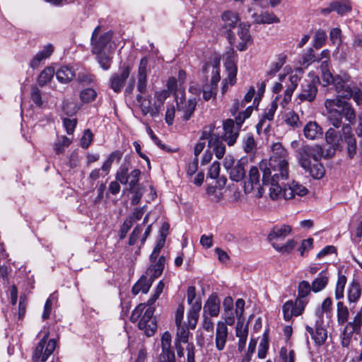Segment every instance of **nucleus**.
I'll list each match as a JSON object with an SVG mask.
<instances>
[{"label":"nucleus","instance_id":"nucleus-52","mask_svg":"<svg viewBox=\"0 0 362 362\" xmlns=\"http://www.w3.org/2000/svg\"><path fill=\"white\" fill-rule=\"evenodd\" d=\"M326 40V32L323 30H318L315 33L313 46L316 49H320L325 45Z\"/></svg>","mask_w":362,"mask_h":362},{"label":"nucleus","instance_id":"nucleus-28","mask_svg":"<svg viewBox=\"0 0 362 362\" xmlns=\"http://www.w3.org/2000/svg\"><path fill=\"white\" fill-rule=\"evenodd\" d=\"M326 142L334 150L337 149L341 141V136L339 132L334 128H329L325 133Z\"/></svg>","mask_w":362,"mask_h":362},{"label":"nucleus","instance_id":"nucleus-36","mask_svg":"<svg viewBox=\"0 0 362 362\" xmlns=\"http://www.w3.org/2000/svg\"><path fill=\"white\" fill-rule=\"evenodd\" d=\"M296 245V241L291 239L284 244L273 243L272 247L275 250L282 255H288L293 250Z\"/></svg>","mask_w":362,"mask_h":362},{"label":"nucleus","instance_id":"nucleus-35","mask_svg":"<svg viewBox=\"0 0 362 362\" xmlns=\"http://www.w3.org/2000/svg\"><path fill=\"white\" fill-rule=\"evenodd\" d=\"M282 311L284 315V319L287 322L290 321L293 316L300 315V314L296 313L298 311L294 305V302L291 300L286 301L283 305Z\"/></svg>","mask_w":362,"mask_h":362},{"label":"nucleus","instance_id":"nucleus-63","mask_svg":"<svg viewBox=\"0 0 362 362\" xmlns=\"http://www.w3.org/2000/svg\"><path fill=\"white\" fill-rule=\"evenodd\" d=\"M220 173V163L214 161L209 169L207 176L211 179H216L218 177Z\"/></svg>","mask_w":362,"mask_h":362},{"label":"nucleus","instance_id":"nucleus-50","mask_svg":"<svg viewBox=\"0 0 362 362\" xmlns=\"http://www.w3.org/2000/svg\"><path fill=\"white\" fill-rule=\"evenodd\" d=\"M97 93L93 88H88L80 93V99L83 103H89L95 100Z\"/></svg>","mask_w":362,"mask_h":362},{"label":"nucleus","instance_id":"nucleus-8","mask_svg":"<svg viewBox=\"0 0 362 362\" xmlns=\"http://www.w3.org/2000/svg\"><path fill=\"white\" fill-rule=\"evenodd\" d=\"M181 97H178V93L176 95V105L177 108V113L181 115V118L184 121L189 120L192 116L196 106L197 100L195 98H190L187 101L185 99L184 90L180 91Z\"/></svg>","mask_w":362,"mask_h":362},{"label":"nucleus","instance_id":"nucleus-10","mask_svg":"<svg viewBox=\"0 0 362 362\" xmlns=\"http://www.w3.org/2000/svg\"><path fill=\"white\" fill-rule=\"evenodd\" d=\"M161 352L158 362H175L174 350L171 346V335L168 332L163 334L160 339Z\"/></svg>","mask_w":362,"mask_h":362},{"label":"nucleus","instance_id":"nucleus-43","mask_svg":"<svg viewBox=\"0 0 362 362\" xmlns=\"http://www.w3.org/2000/svg\"><path fill=\"white\" fill-rule=\"evenodd\" d=\"M170 96V93L167 90L157 91L155 93V102L153 103L155 108L158 109V115L160 113L161 107L163 105L165 100Z\"/></svg>","mask_w":362,"mask_h":362},{"label":"nucleus","instance_id":"nucleus-12","mask_svg":"<svg viewBox=\"0 0 362 362\" xmlns=\"http://www.w3.org/2000/svg\"><path fill=\"white\" fill-rule=\"evenodd\" d=\"M119 74H113L110 79V88L115 92L119 93L129 76L131 69L129 66L124 64L119 69Z\"/></svg>","mask_w":362,"mask_h":362},{"label":"nucleus","instance_id":"nucleus-18","mask_svg":"<svg viewBox=\"0 0 362 362\" xmlns=\"http://www.w3.org/2000/svg\"><path fill=\"white\" fill-rule=\"evenodd\" d=\"M204 315L217 317L220 311V300L217 296L211 295L205 303L203 308Z\"/></svg>","mask_w":362,"mask_h":362},{"label":"nucleus","instance_id":"nucleus-13","mask_svg":"<svg viewBox=\"0 0 362 362\" xmlns=\"http://www.w3.org/2000/svg\"><path fill=\"white\" fill-rule=\"evenodd\" d=\"M259 177L260 175L258 168L255 166L252 167L249 172V180L245 182L244 185V191L246 194L250 193L255 188V186H257V197L260 198L262 197L264 191L259 185Z\"/></svg>","mask_w":362,"mask_h":362},{"label":"nucleus","instance_id":"nucleus-40","mask_svg":"<svg viewBox=\"0 0 362 362\" xmlns=\"http://www.w3.org/2000/svg\"><path fill=\"white\" fill-rule=\"evenodd\" d=\"M346 284V277L341 274V272L338 273V279L336 284L334 296L335 298L340 300L344 298V288Z\"/></svg>","mask_w":362,"mask_h":362},{"label":"nucleus","instance_id":"nucleus-5","mask_svg":"<svg viewBox=\"0 0 362 362\" xmlns=\"http://www.w3.org/2000/svg\"><path fill=\"white\" fill-rule=\"evenodd\" d=\"M161 242L156 244L149 257L150 264L146 274L151 275L153 279H157L162 274L166 262V257L163 254H160L163 247Z\"/></svg>","mask_w":362,"mask_h":362},{"label":"nucleus","instance_id":"nucleus-39","mask_svg":"<svg viewBox=\"0 0 362 362\" xmlns=\"http://www.w3.org/2000/svg\"><path fill=\"white\" fill-rule=\"evenodd\" d=\"M276 108L277 105L275 103H272L270 107L265 111L263 115V118L257 123L256 126L257 132L262 130V129L264 126L266 120L272 121L274 119V113L276 110Z\"/></svg>","mask_w":362,"mask_h":362},{"label":"nucleus","instance_id":"nucleus-25","mask_svg":"<svg viewBox=\"0 0 362 362\" xmlns=\"http://www.w3.org/2000/svg\"><path fill=\"white\" fill-rule=\"evenodd\" d=\"M54 48L51 44H48L44 47V48L37 52L36 55L33 57L30 63V67L33 69L37 68L40 64V62L48 58L53 52Z\"/></svg>","mask_w":362,"mask_h":362},{"label":"nucleus","instance_id":"nucleus-34","mask_svg":"<svg viewBox=\"0 0 362 362\" xmlns=\"http://www.w3.org/2000/svg\"><path fill=\"white\" fill-rule=\"evenodd\" d=\"M222 19L224 22L223 27L226 29L230 30L231 28H235L237 23L239 21L238 15L232 11H228L223 13Z\"/></svg>","mask_w":362,"mask_h":362},{"label":"nucleus","instance_id":"nucleus-49","mask_svg":"<svg viewBox=\"0 0 362 362\" xmlns=\"http://www.w3.org/2000/svg\"><path fill=\"white\" fill-rule=\"evenodd\" d=\"M286 55L280 54L278 56L276 62H274L271 64L270 69L267 72V75L269 76H274L283 66L286 62Z\"/></svg>","mask_w":362,"mask_h":362},{"label":"nucleus","instance_id":"nucleus-19","mask_svg":"<svg viewBox=\"0 0 362 362\" xmlns=\"http://www.w3.org/2000/svg\"><path fill=\"white\" fill-rule=\"evenodd\" d=\"M149 278L146 275H142L139 279L134 284L132 288V293L136 296L140 292L147 293L156 279L149 275Z\"/></svg>","mask_w":362,"mask_h":362},{"label":"nucleus","instance_id":"nucleus-27","mask_svg":"<svg viewBox=\"0 0 362 362\" xmlns=\"http://www.w3.org/2000/svg\"><path fill=\"white\" fill-rule=\"evenodd\" d=\"M75 76L74 71L67 66H62L56 72V77L58 81L62 83L70 82Z\"/></svg>","mask_w":362,"mask_h":362},{"label":"nucleus","instance_id":"nucleus-15","mask_svg":"<svg viewBox=\"0 0 362 362\" xmlns=\"http://www.w3.org/2000/svg\"><path fill=\"white\" fill-rule=\"evenodd\" d=\"M228 338V329L226 323L218 321L216 324L215 332V345L218 351H223L226 345Z\"/></svg>","mask_w":362,"mask_h":362},{"label":"nucleus","instance_id":"nucleus-53","mask_svg":"<svg viewBox=\"0 0 362 362\" xmlns=\"http://www.w3.org/2000/svg\"><path fill=\"white\" fill-rule=\"evenodd\" d=\"M312 291V286L307 281H302L298 286V296L307 298Z\"/></svg>","mask_w":362,"mask_h":362},{"label":"nucleus","instance_id":"nucleus-46","mask_svg":"<svg viewBox=\"0 0 362 362\" xmlns=\"http://www.w3.org/2000/svg\"><path fill=\"white\" fill-rule=\"evenodd\" d=\"M344 141L346 144L347 153L350 158H353L356 153V141L353 135L349 134L344 136Z\"/></svg>","mask_w":362,"mask_h":362},{"label":"nucleus","instance_id":"nucleus-47","mask_svg":"<svg viewBox=\"0 0 362 362\" xmlns=\"http://www.w3.org/2000/svg\"><path fill=\"white\" fill-rule=\"evenodd\" d=\"M145 311L144 315L141 316L140 319L138 327L139 328H144L146 326V323L150 322L151 321L156 320V318L153 317L155 308L154 307H147L145 308Z\"/></svg>","mask_w":362,"mask_h":362},{"label":"nucleus","instance_id":"nucleus-14","mask_svg":"<svg viewBox=\"0 0 362 362\" xmlns=\"http://www.w3.org/2000/svg\"><path fill=\"white\" fill-rule=\"evenodd\" d=\"M291 231L292 228L289 225H275L269 233L267 240L273 246V243H278L279 241L284 240Z\"/></svg>","mask_w":362,"mask_h":362},{"label":"nucleus","instance_id":"nucleus-41","mask_svg":"<svg viewBox=\"0 0 362 362\" xmlns=\"http://www.w3.org/2000/svg\"><path fill=\"white\" fill-rule=\"evenodd\" d=\"M176 327L177 332L175 340L182 341L183 344H188L189 336L190 334L189 326L185 324Z\"/></svg>","mask_w":362,"mask_h":362},{"label":"nucleus","instance_id":"nucleus-32","mask_svg":"<svg viewBox=\"0 0 362 362\" xmlns=\"http://www.w3.org/2000/svg\"><path fill=\"white\" fill-rule=\"evenodd\" d=\"M361 295V287L359 284L353 280L348 288V301L350 305L356 303L360 298Z\"/></svg>","mask_w":362,"mask_h":362},{"label":"nucleus","instance_id":"nucleus-21","mask_svg":"<svg viewBox=\"0 0 362 362\" xmlns=\"http://www.w3.org/2000/svg\"><path fill=\"white\" fill-rule=\"evenodd\" d=\"M136 99L144 115L150 114L153 117L158 116V109L155 108L154 105H152L150 98H144L139 94L136 95Z\"/></svg>","mask_w":362,"mask_h":362},{"label":"nucleus","instance_id":"nucleus-45","mask_svg":"<svg viewBox=\"0 0 362 362\" xmlns=\"http://www.w3.org/2000/svg\"><path fill=\"white\" fill-rule=\"evenodd\" d=\"M55 71L52 67H47L43 69L37 78V82L40 86H43L54 76Z\"/></svg>","mask_w":362,"mask_h":362},{"label":"nucleus","instance_id":"nucleus-17","mask_svg":"<svg viewBox=\"0 0 362 362\" xmlns=\"http://www.w3.org/2000/svg\"><path fill=\"white\" fill-rule=\"evenodd\" d=\"M303 135L308 140H316L322 137L323 130L315 121H310L303 127Z\"/></svg>","mask_w":362,"mask_h":362},{"label":"nucleus","instance_id":"nucleus-44","mask_svg":"<svg viewBox=\"0 0 362 362\" xmlns=\"http://www.w3.org/2000/svg\"><path fill=\"white\" fill-rule=\"evenodd\" d=\"M332 9L339 15H344L351 10L350 4L344 1H334L332 2Z\"/></svg>","mask_w":362,"mask_h":362},{"label":"nucleus","instance_id":"nucleus-24","mask_svg":"<svg viewBox=\"0 0 362 362\" xmlns=\"http://www.w3.org/2000/svg\"><path fill=\"white\" fill-rule=\"evenodd\" d=\"M220 136H214L209 141L208 146L212 148L216 158L221 159L226 153V146Z\"/></svg>","mask_w":362,"mask_h":362},{"label":"nucleus","instance_id":"nucleus-55","mask_svg":"<svg viewBox=\"0 0 362 362\" xmlns=\"http://www.w3.org/2000/svg\"><path fill=\"white\" fill-rule=\"evenodd\" d=\"M148 59L147 57H143L139 65L138 70V78H144L147 79V66H148Z\"/></svg>","mask_w":362,"mask_h":362},{"label":"nucleus","instance_id":"nucleus-61","mask_svg":"<svg viewBox=\"0 0 362 362\" xmlns=\"http://www.w3.org/2000/svg\"><path fill=\"white\" fill-rule=\"evenodd\" d=\"M31 99L37 106L40 107L42 105L40 90L36 86L32 88Z\"/></svg>","mask_w":362,"mask_h":362},{"label":"nucleus","instance_id":"nucleus-59","mask_svg":"<svg viewBox=\"0 0 362 362\" xmlns=\"http://www.w3.org/2000/svg\"><path fill=\"white\" fill-rule=\"evenodd\" d=\"M141 330H144L145 334L147 337L153 336L157 330L156 320L151 321L150 322L146 323V326L144 328H139Z\"/></svg>","mask_w":362,"mask_h":362},{"label":"nucleus","instance_id":"nucleus-57","mask_svg":"<svg viewBox=\"0 0 362 362\" xmlns=\"http://www.w3.org/2000/svg\"><path fill=\"white\" fill-rule=\"evenodd\" d=\"M54 293L49 296V297L47 299L45 306L44 311L42 315L43 320H47L49 317L52 308V300L54 298Z\"/></svg>","mask_w":362,"mask_h":362},{"label":"nucleus","instance_id":"nucleus-1","mask_svg":"<svg viewBox=\"0 0 362 362\" xmlns=\"http://www.w3.org/2000/svg\"><path fill=\"white\" fill-rule=\"evenodd\" d=\"M356 86L349 76H336L334 87L337 95L333 98H327L324 103L327 119L335 128L341 126L343 117L350 124L356 120L354 109L351 103L345 100L351 98Z\"/></svg>","mask_w":362,"mask_h":362},{"label":"nucleus","instance_id":"nucleus-22","mask_svg":"<svg viewBox=\"0 0 362 362\" xmlns=\"http://www.w3.org/2000/svg\"><path fill=\"white\" fill-rule=\"evenodd\" d=\"M284 181L285 180H281V178L274 179L273 180V177H270L268 182L264 183L262 182V184L264 185H271L269 188V195L272 199L275 200L281 198L282 196Z\"/></svg>","mask_w":362,"mask_h":362},{"label":"nucleus","instance_id":"nucleus-54","mask_svg":"<svg viewBox=\"0 0 362 362\" xmlns=\"http://www.w3.org/2000/svg\"><path fill=\"white\" fill-rule=\"evenodd\" d=\"M235 335L238 338H247L248 325L247 324L245 325L240 319H238L236 324Z\"/></svg>","mask_w":362,"mask_h":362},{"label":"nucleus","instance_id":"nucleus-23","mask_svg":"<svg viewBox=\"0 0 362 362\" xmlns=\"http://www.w3.org/2000/svg\"><path fill=\"white\" fill-rule=\"evenodd\" d=\"M202 309V302L200 299H197L191 306L187 313V324L190 329H194L196 327L199 312Z\"/></svg>","mask_w":362,"mask_h":362},{"label":"nucleus","instance_id":"nucleus-11","mask_svg":"<svg viewBox=\"0 0 362 362\" xmlns=\"http://www.w3.org/2000/svg\"><path fill=\"white\" fill-rule=\"evenodd\" d=\"M319 82L318 77H315L310 81H306L301 86V90L298 98L301 102H313L317 93V84Z\"/></svg>","mask_w":362,"mask_h":362},{"label":"nucleus","instance_id":"nucleus-9","mask_svg":"<svg viewBox=\"0 0 362 362\" xmlns=\"http://www.w3.org/2000/svg\"><path fill=\"white\" fill-rule=\"evenodd\" d=\"M100 31V26L98 25L93 30L91 36L92 52L99 54L103 52L104 48L110 42L112 37V33L110 31L102 34L98 39V35Z\"/></svg>","mask_w":362,"mask_h":362},{"label":"nucleus","instance_id":"nucleus-48","mask_svg":"<svg viewBox=\"0 0 362 362\" xmlns=\"http://www.w3.org/2000/svg\"><path fill=\"white\" fill-rule=\"evenodd\" d=\"M95 54L100 67L104 70H108L111 66L112 56L103 52Z\"/></svg>","mask_w":362,"mask_h":362},{"label":"nucleus","instance_id":"nucleus-33","mask_svg":"<svg viewBox=\"0 0 362 362\" xmlns=\"http://www.w3.org/2000/svg\"><path fill=\"white\" fill-rule=\"evenodd\" d=\"M337 317L339 325H343L348 322L349 310L343 302L339 301L337 303Z\"/></svg>","mask_w":362,"mask_h":362},{"label":"nucleus","instance_id":"nucleus-29","mask_svg":"<svg viewBox=\"0 0 362 362\" xmlns=\"http://www.w3.org/2000/svg\"><path fill=\"white\" fill-rule=\"evenodd\" d=\"M328 281L329 277L327 272L325 271L321 272L312 282V291L314 293L322 291L327 286Z\"/></svg>","mask_w":362,"mask_h":362},{"label":"nucleus","instance_id":"nucleus-6","mask_svg":"<svg viewBox=\"0 0 362 362\" xmlns=\"http://www.w3.org/2000/svg\"><path fill=\"white\" fill-rule=\"evenodd\" d=\"M48 337L49 332H46L42 339L39 341L33 355V362L46 361L54 351L56 341L53 339L48 340Z\"/></svg>","mask_w":362,"mask_h":362},{"label":"nucleus","instance_id":"nucleus-58","mask_svg":"<svg viewBox=\"0 0 362 362\" xmlns=\"http://www.w3.org/2000/svg\"><path fill=\"white\" fill-rule=\"evenodd\" d=\"M294 302V305L296 306V308L297 310V314H300V315L303 313L308 303V298H300L297 296Z\"/></svg>","mask_w":362,"mask_h":362},{"label":"nucleus","instance_id":"nucleus-37","mask_svg":"<svg viewBox=\"0 0 362 362\" xmlns=\"http://www.w3.org/2000/svg\"><path fill=\"white\" fill-rule=\"evenodd\" d=\"M300 78L296 74H293L289 76L290 84L287 86V88L284 93V100L285 103H288L291 100L292 94L298 86V82Z\"/></svg>","mask_w":362,"mask_h":362},{"label":"nucleus","instance_id":"nucleus-26","mask_svg":"<svg viewBox=\"0 0 362 362\" xmlns=\"http://www.w3.org/2000/svg\"><path fill=\"white\" fill-rule=\"evenodd\" d=\"M252 17L254 18V23L257 24H271L279 23V18L272 12H264L261 14L253 13Z\"/></svg>","mask_w":362,"mask_h":362},{"label":"nucleus","instance_id":"nucleus-60","mask_svg":"<svg viewBox=\"0 0 362 362\" xmlns=\"http://www.w3.org/2000/svg\"><path fill=\"white\" fill-rule=\"evenodd\" d=\"M93 134L90 129L85 130L82 138L81 139V146L83 148H87L93 141Z\"/></svg>","mask_w":362,"mask_h":362},{"label":"nucleus","instance_id":"nucleus-31","mask_svg":"<svg viewBox=\"0 0 362 362\" xmlns=\"http://www.w3.org/2000/svg\"><path fill=\"white\" fill-rule=\"evenodd\" d=\"M123 156V152L119 150H116L112 152L107 159L103 163L101 170L105 175H107L111 168V165L114 162L119 163Z\"/></svg>","mask_w":362,"mask_h":362},{"label":"nucleus","instance_id":"nucleus-7","mask_svg":"<svg viewBox=\"0 0 362 362\" xmlns=\"http://www.w3.org/2000/svg\"><path fill=\"white\" fill-rule=\"evenodd\" d=\"M141 175L139 169H134L130 173L128 172V167L122 165L116 174V179L122 185H128L130 191H134L136 187Z\"/></svg>","mask_w":362,"mask_h":362},{"label":"nucleus","instance_id":"nucleus-42","mask_svg":"<svg viewBox=\"0 0 362 362\" xmlns=\"http://www.w3.org/2000/svg\"><path fill=\"white\" fill-rule=\"evenodd\" d=\"M225 66L228 71V78L226 80L230 85H234L236 81L237 66L234 62L230 59L225 63Z\"/></svg>","mask_w":362,"mask_h":362},{"label":"nucleus","instance_id":"nucleus-4","mask_svg":"<svg viewBox=\"0 0 362 362\" xmlns=\"http://www.w3.org/2000/svg\"><path fill=\"white\" fill-rule=\"evenodd\" d=\"M253 110L252 106L247 107L244 112H239L235 120L227 119L223 122L224 134L222 139L227 142L228 146H233L239 136V132L245 120L249 118Z\"/></svg>","mask_w":362,"mask_h":362},{"label":"nucleus","instance_id":"nucleus-20","mask_svg":"<svg viewBox=\"0 0 362 362\" xmlns=\"http://www.w3.org/2000/svg\"><path fill=\"white\" fill-rule=\"evenodd\" d=\"M306 331L310 334L312 339L317 345H322L327 339V330L321 325H317L315 329L309 325L305 327Z\"/></svg>","mask_w":362,"mask_h":362},{"label":"nucleus","instance_id":"nucleus-38","mask_svg":"<svg viewBox=\"0 0 362 362\" xmlns=\"http://www.w3.org/2000/svg\"><path fill=\"white\" fill-rule=\"evenodd\" d=\"M243 148L247 153H255L257 150V143L252 134H247L243 139Z\"/></svg>","mask_w":362,"mask_h":362},{"label":"nucleus","instance_id":"nucleus-3","mask_svg":"<svg viewBox=\"0 0 362 362\" xmlns=\"http://www.w3.org/2000/svg\"><path fill=\"white\" fill-rule=\"evenodd\" d=\"M323 156V150L319 145H303L297 151V158L300 165L314 179H321L325 169L320 162Z\"/></svg>","mask_w":362,"mask_h":362},{"label":"nucleus","instance_id":"nucleus-51","mask_svg":"<svg viewBox=\"0 0 362 362\" xmlns=\"http://www.w3.org/2000/svg\"><path fill=\"white\" fill-rule=\"evenodd\" d=\"M285 122L293 128H298L300 126L299 117L293 111H289L286 114Z\"/></svg>","mask_w":362,"mask_h":362},{"label":"nucleus","instance_id":"nucleus-16","mask_svg":"<svg viewBox=\"0 0 362 362\" xmlns=\"http://www.w3.org/2000/svg\"><path fill=\"white\" fill-rule=\"evenodd\" d=\"M250 25L246 23H240L238 35L239 36L241 42L237 45V49L239 51H244L247 49V46L252 44V40L250 34Z\"/></svg>","mask_w":362,"mask_h":362},{"label":"nucleus","instance_id":"nucleus-2","mask_svg":"<svg viewBox=\"0 0 362 362\" xmlns=\"http://www.w3.org/2000/svg\"><path fill=\"white\" fill-rule=\"evenodd\" d=\"M260 168L262 170V182L267 183L269 177L274 179L281 178L286 180L288 178V162L287 151L280 143H275L272 146V155L269 158L268 165L267 163H260Z\"/></svg>","mask_w":362,"mask_h":362},{"label":"nucleus","instance_id":"nucleus-62","mask_svg":"<svg viewBox=\"0 0 362 362\" xmlns=\"http://www.w3.org/2000/svg\"><path fill=\"white\" fill-rule=\"evenodd\" d=\"M175 107L173 105H168L165 112V122L168 125H172L174 122Z\"/></svg>","mask_w":362,"mask_h":362},{"label":"nucleus","instance_id":"nucleus-56","mask_svg":"<svg viewBox=\"0 0 362 362\" xmlns=\"http://www.w3.org/2000/svg\"><path fill=\"white\" fill-rule=\"evenodd\" d=\"M170 228V225L165 222L162 224L159 236L156 240V244H158L160 241H162V247H164V245L165 243L166 237L168 234V230Z\"/></svg>","mask_w":362,"mask_h":362},{"label":"nucleus","instance_id":"nucleus-64","mask_svg":"<svg viewBox=\"0 0 362 362\" xmlns=\"http://www.w3.org/2000/svg\"><path fill=\"white\" fill-rule=\"evenodd\" d=\"M146 308V304L141 303L139 304L133 311L130 317V320L132 322H134L139 320L142 313Z\"/></svg>","mask_w":362,"mask_h":362},{"label":"nucleus","instance_id":"nucleus-30","mask_svg":"<svg viewBox=\"0 0 362 362\" xmlns=\"http://www.w3.org/2000/svg\"><path fill=\"white\" fill-rule=\"evenodd\" d=\"M229 177L234 182H240L243 180L245 176V170L244 165L240 160L236 162L235 166L232 168L229 171Z\"/></svg>","mask_w":362,"mask_h":362}]
</instances>
